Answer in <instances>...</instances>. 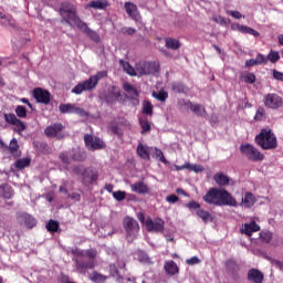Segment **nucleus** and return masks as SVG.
I'll list each match as a JSON object with an SVG mask.
<instances>
[{
    "label": "nucleus",
    "instance_id": "obj_6",
    "mask_svg": "<svg viewBox=\"0 0 283 283\" xmlns=\"http://www.w3.org/2000/svg\"><path fill=\"white\" fill-rule=\"evenodd\" d=\"M3 118L6 123H8L9 125H13V127H15L14 132L20 136L23 134V132H25L27 129L25 123L19 119L14 113H4Z\"/></svg>",
    "mask_w": 283,
    "mask_h": 283
},
{
    "label": "nucleus",
    "instance_id": "obj_21",
    "mask_svg": "<svg viewBox=\"0 0 283 283\" xmlns=\"http://www.w3.org/2000/svg\"><path fill=\"white\" fill-rule=\"evenodd\" d=\"M249 160H252L253 163H262V160H264V154L254 146L249 145Z\"/></svg>",
    "mask_w": 283,
    "mask_h": 283
},
{
    "label": "nucleus",
    "instance_id": "obj_8",
    "mask_svg": "<svg viewBox=\"0 0 283 283\" xmlns=\"http://www.w3.org/2000/svg\"><path fill=\"white\" fill-rule=\"evenodd\" d=\"M96 77L91 76L88 80L80 82L72 88V94H81L82 92H92V90H96Z\"/></svg>",
    "mask_w": 283,
    "mask_h": 283
},
{
    "label": "nucleus",
    "instance_id": "obj_49",
    "mask_svg": "<svg viewBox=\"0 0 283 283\" xmlns=\"http://www.w3.org/2000/svg\"><path fill=\"white\" fill-rule=\"evenodd\" d=\"M126 197H127V192L123 190L113 192V198L116 199L117 202H123V200H125Z\"/></svg>",
    "mask_w": 283,
    "mask_h": 283
},
{
    "label": "nucleus",
    "instance_id": "obj_57",
    "mask_svg": "<svg viewBox=\"0 0 283 283\" xmlns=\"http://www.w3.org/2000/svg\"><path fill=\"white\" fill-rule=\"evenodd\" d=\"M85 169L83 166H75L73 168V171L76 174V176H82L83 177V174H85Z\"/></svg>",
    "mask_w": 283,
    "mask_h": 283
},
{
    "label": "nucleus",
    "instance_id": "obj_17",
    "mask_svg": "<svg viewBox=\"0 0 283 283\" xmlns=\"http://www.w3.org/2000/svg\"><path fill=\"white\" fill-rule=\"evenodd\" d=\"M51 94L48 90H43L41 87H36L33 90V98H35L36 103H41L42 105H50Z\"/></svg>",
    "mask_w": 283,
    "mask_h": 283
},
{
    "label": "nucleus",
    "instance_id": "obj_61",
    "mask_svg": "<svg viewBox=\"0 0 283 283\" xmlns=\"http://www.w3.org/2000/svg\"><path fill=\"white\" fill-rule=\"evenodd\" d=\"M188 209H200V205L197 201H189L187 203Z\"/></svg>",
    "mask_w": 283,
    "mask_h": 283
},
{
    "label": "nucleus",
    "instance_id": "obj_14",
    "mask_svg": "<svg viewBox=\"0 0 283 283\" xmlns=\"http://www.w3.org/2000/svg\"><path fill=\"white\" fill-rule=\"evenodd\" d=\"M180 104L182 107H187V109L191 111L195 116H199L200 118L207 116V108H205L202 104H193L191 101H181Z\"/></svg>",
    "mask_w": 283,
    "mask_h": 283
},
{
    "label": "nucleus",
    "instance_id": "obj_64",
    "mask_svg": "<svg viewBox=\"0 0 283 283\" xmlns=\"http://www.w3.org/2000/svg\"><path fill=\"white\" fill-rule=\"evenodd\" d=\"M240 81H243V83H249V72L241 73Z\"/></svg>",
    "mask_w": 283,
    "mask_h": 283
},
{
    "label": "nucleus",
    "instance_id": "obj_54",
    "mask_svg": "<svg viewBox=\"0 0 283 283\" xmlns=\"http://www.w3.org/2000/svg\"><path fill=\"white\" fill-rule=\"evenodd\" d=\"M95 78L96 83L101 81V78H105L107 76V71H99L95 75H92Z\"/></svg>",
    "mask_w": 283,
    "mask_h": 283
},
{
    "label": "nucleus",
    "instance_id": "obj_32",
    "mask_svg": "<svg viewBox=\"0 0 283 283\" xmlns=\"http://www.w3.org/2000/svg\"><path fill=\"white\" fill-rule=\"evenodd\" d=\"M0 193L2 195V198L10 200V198H12V187L8 184L0 185Z\"/></svg>",
    "mask_w": 283,
    "mask_h": 283
},
{
    "label": "nucleus",
    "instance_id": "obj_27",
    "mask_svg": "<svg viewBox=\"0 0 283 283\" xmlns=\"http://www.w3.org/2000/svg\"><path fill=\"white\" fill-rule=\"evenodd\" d=\"M164 269L167 273V275H177L179 273L180 269L178 268V264L174 261H166L164 264Z\"/></svg>",
    "mask_w": 283,
    "mask_h": 283
},
{
    "label": "nucleus",
    "instance_id": "obj_12",
    "mask_svg": "<svg viewBox=\"0 0 283 283\" xmlns=\"http://www.w3.org/2000/svg\"><path fill=\"white\" fill-rule=\"evenodd\" d=\"M84 143L90 151H97L105 149V142L98 137H94L90 134L84 135Z\"/></svg>",
    "mask_w": 283,
    "mask_h": 283
},
{
    "label": "nucleus",
    "instance_id": "obj_42",
    "mask_svg": "<svg viewBox=\"0 0 283 283\" xmlns=\"http://www.w3.org/2000/svg\"><path fill=\"white\" fill-rule=\"evenodd\" d=\"M46 229L49 233H56L59 231V221H54L52 219L49 220L46 223Z\"/></svg>",
    "mask_w": 283,
    "mask_h": 283
},
{
    "label": "nucleus",
    "instance_id": "obj_18",
    "mask_svg": "<svg viewBox=\"0 0 283 283\" xmlns=\"http://www.w3.org/2000/svg\"><path fill=\"white\" fill-rule=\"evenodd\" d=\"M98 180V172L92 168H85L83 175H82V182L86 187H90L93 182H96Z\"/></svg>",
    "mask_w": 283,
    "mask_h": 283
},
{
    "label": "nucleus",
    "instance_id": "obj_34",
    "mask_svg": "<svg viewBox=\"0 0 283 283\" xmlns=\"http://www.w3.org/2000/svg\"><path fill=\"white\" fill-rule=\"evenodd\" d=\"M166 48L168 50H180V41H178L177 39L167 38Z\"/></svg>",
    "mask_w": 283,
    "mask_h": 283
},
{
    "label": "nucleus",
    "instance_id": "obj_48",
    "mask_svg": "<svg viewBox=\"0 0 283 283\" xmlns=\"http://www.w3.org/2000/svg\"><path fill=\"white\" fill-rule=\"evenodd\" d=\"M122 65H123L124 70L126 71V73L129 74V76H136V70L133 69V66H132V64H129V62L122 61Z\"/></svg>",
    "mask_w": 283,
    "mask_h": 283
},
{
    "label": "nucleus",
    "instance_id": "obj_36",
    "mask_svg": "<svg viewBox=\"0 0 283 283\" xmlns=\"http://www.w3.org/2000/svg\"><path fill=\"white\" fill-rule=\"evenodd\" d=\"M143 114L146 116H154V105L149 101H144L143 103Z\"/></svg>",
    "mask_w": 283,
    "mask_h": 283
},
{
    "label": "nucleus",
    "instance_id": "obj_56",
    "mask_svg": "<svg viewBox=\"0 0 283 283\" xmlns=\"http://www.w3.org/2000/svg\"><path fill=\"white\" fill-rule=\"evenodd\" d=\"M60 160L63 163V165H70V156L67 153H61L59 156Z\"/></svg>",
    "mask_w": 283,
    "mask_h": 283
},
{
    "label": "nucleus",
    "instance_id": "obj_37",
    "mask_svg": "<svg viewBox=\"0 0 283 283\" xmlns=\"http://www.w3.org/2000/svg\"><path fill=\"white\" fill-rule=\"evenodd\" d=\"M262 63H266V56L258 54L256 59L249 60V67H253V65H262Z\"/></svg>",
    "mask_w": 283,
    "mask_h": 283
},
{
    "label": "nucleus",
    "instance_id": "obj_35",
    "mask_svg": "<svg viewBox=\"0 0 283 283\" xmlns=\"http://www.w3.org/2000/svg\"><path fill=\"white\" fill-rule=\"evenodd\" d=\"M90 280L91 282L101 283V282H106L107 276L94 271L92 274H90Z\"/></svg>",
    "mask_w": 283,
    "mask_h": 283
},
{
    "label": "nucleus",
    "instance_id": "obj_7",
    "mask_svg": "<svg viewBox=\"0 0 283 283\" xmlns=\"http://www.w3.org/2000/svg\"><path fill=\"white\" fill-rule=\"evenodd\" d=\"M63 129H65V126L63 124L54 123L53 125H50L44 129V134L45 136H48V138H56V140H63V138H65Z\"/></svg>",
    "mask_w": 283,
    "mask_h": 283
},
{
    "label": "nucleus",
    "instance_id": "obj_19",
    "mask_svg": "<svg viewBox=\"0 0 283 283\" xmlns=\"http://www.w3.org/2000/svg\"><path fill=\"white\" fill-rule=\"evenodd\" d=\"M119 96H120V88H118L117 86H112L107 91V93L104 95V101L108 105H114V103H116V101H118Z\"/></svg>",
    "mask_w": 283,
    "mask_h": 283
},
{
    "label": "nucleus",
    "instance_id": "obj_28",
    "mask_svg": "<svg viewBox=\"0 0 283 283\" xmlns=\"http://www.w3.org/2000/svg\"><path fill=\"white\" fill-rule=\"evenodd\" d=\"M213 180L219 187H227V185L230 182L229 176L224 175L223 172L214 174Z\"/></svg>",
    "mask_w": 283,
    "mask_h": 283
},
{
    "label": "nucleus",
    "instance_id": "obj_58",
    "mask_svg": "<svg viewBox=\"0 0 283 283\" xmlns=\"http://www.w3.org/2000/svg\"><path fill=\"white\" fill-rule=\"evenodd\" d=\"M227 14H229L230 17H232L233 19H242V13H240V11H227Z\"/></svg>",
    "mask_w": 283,
    "mask_h": 283
},
{
    "label": "nucleus",
    "instance_id": "obj_9",
    "mask_svg": "<svg viewBox=\"0 0 283 283\" xmlns=\"http://www.w3.org/2000/svg\"><path fill=\"white\" fill-rule=\"evenodd\" d=\"M17 222L24 229H34L36 227V218L28 212H17Z\"/></svg>",
    "mask_w": 283,
    "mask_h": 283
},
{
    "label": "nucleus",
    "instance_id": "obj_16",
    "mask_svg": "<svg viewBox=\"0 0 283 283\" xmlns=\"http://www.w3.org/2000/svg\"><path fill=\"white\" fill-rule=\"evenodd\" d=\"M123 90L128 94L126 98L128 101H132L134 105H138L140 103V101L138 99L140 93H138V90L134 85L126 82L123 84Z\"/></svg>",
    "mask_w": 283,
    "mask_h": 283
},
{
    "label": "nucleus",
    "instance_id": "obj_23",
    "mask_svg": "<svg viewBox=\"0 0 283 283\" xmlns=\"http://www.w3.org/2000/svg\"><path fill=\"white\" fill-rule=\"evenodd\" d=\"M249 282L250 283H262L264 282V273L258 269H251L249 271Z\"/></svg>",
    "mask_w": 283,
    "mask_h": 283
},
{
    "label": "nucleus",
    "instance_id": "obj_45",
    "mask_svg": "<svg viewBox=\"0 0 283 283\" xmlns=\"http://www.w3.org/2000/svg\"><path fill=\"white\" fill-rule=\"evenodd\" d=\"M1 25H3V28H12V30H17V22L9 17L1 22Z\"/></svg>",
    "mask_w": 283,
    "mask_h": 283
},
{
    "label": "nucleus",
    "instance_id": "obj_29",
    "mask_svg": "<svg viewBox=\"0 0 283 283\" xmlns=\"http://www.w3.org/2000/svg\"><path fill=\"white\" fill-rule=\"evenodd\" d=\"M171 90H172V92H176L177 94H187V92H189V87H187V85H185L180 82L171 83Z\"/></svg>",
    "mask_w": 283,
    "mask_h": 283
},
{
    "label": "nucleus",
    "instance_id": "obj_43",
    "mask_svg": "<svg viewBox=\"0 0 283 283\" xmlns=\"http://www.w3.org/2000/svg\"><path fill=\"white\" fill-rule=\"evenodd\" d=\"M88 8H94L95 10H105L107 8V2L103 1H92L88 3Z\"/></svg>",
    "mask_w": 283,
    "mask_h": 283
},
{
    "label": "nucleus",
    "instance_id": "obj_38",
    "mask_svg": "<svg viewBox=\"0 0 283 283\" xmlns=\"http://www.w3.org/2000/svg\"><path fill=\"white\" fill-rule=\"evenodd\" d=\"M153 97L161 103H165L167 98H169V93H167L165 90H160L158 93L153 92Z\"/></svg>",
    "mask_w": 283,
    "mask_h": 283
},
{
    "label": "nucleus",
    "instance_id": "obj_51",
    "mask_svg": "<svg viewBox=\"0 0 283 283\" xmlns=\"http://www.w3.org/2000/svg\"><path fill=\"white\" fill-rule=\"evenodd\" d=\"M155 154L156 157L160 160V163H164V165H167V158H165V154L163 153V150L155 148Z\"/></svg>",
    "mask_w": 283,
    "mask_h": 283
},
{
    "label": "nucleus",
    "instance_id": "obj_44",
    "mask_svg": "<svg viewBox=\"0 0 283 283\" xmlns=\"http://www.w3.org/2000/svg\"><path fill=\"white\" fill-rule=\"evenodd\" d=\"M260 231V224L255 221V219H252L249 223V238H251L252 233H255Z\"/></svg>",
    "mask_w": 283,
    "mask_h": 283
},
{
    "label": "nucleus",
    "instance_id": "obj_13",
    "mask_svg": "<svg viewBox=\"0 0 283 283\" xmlns=\"http://www.w3.org/2000/svg\"><path fill=\"white\" fill-rule=\"evenodd\" d=\"M264 105L270 109H280L283 105V99L275 93H269L264 96Z\"/></svg>",
    "mask_w": 283,
    "mask_h": 283
},
{
    "label": "nucleus",
    "instance_id": "obj_53",
    "mask_svg": "<svg viewBox=\"0 0 283 283\" xmlns=\"http://www.w3.org/2000/svg\"><path fill=\"white\" fill-rule=\"evenodd\" d=\"M190 171H195V174H202V171H205V167L200 166V165H191L188 168Z\"/></svg>",
    "mask_w": 283,
    "mask_h": 283
},
{
    "label": "nucleus",
    "instance_id": "obj_55",
    "mask_svg": "<svg viewBox=\"0 0 283 283\" xmlns=\"http://www.w3.org/2000/svg\"><path fill=\"white\" fill-rule=\"evenodd\" d=\"M262 118H264V108L259 107L254 115V120H262Z\"/></svg>",
    "mask_w": 283,
    "mask_h": 283
},
{
    "label": "nucleus",
    "instance_id": "obj_33",
    "mask_svg": "<svg viewBox=\"0 0 283 283\" xmlns=\"http://www.w3.org/2000/svg\"><path fill=\"white\" fill-rule=\"evenodd\" d=\"M197 216H198V218H201L202 222H205V223L213 221L211 213L205 209L197 210Z\"/></svg>",
    "mask_w": 283,
    "mask_h": 283
},
{
    "label": "nucleus",
    "instance_id": "obj_3",
    "mask_svg": "<svg viewBox=\"0 0 283 283\" xmlns=\"http://www.w3.org/2000/svg\"><path fill=\"white\" fill-rule=\"evenodd\" d=\"M59 12L62 15L61 23H66V25H70L71 28L72 22L76 28H78V21H83L78 15H76V8H74L70 2H62Z\"/></svg>",
    "mask_w": 283,
    "mask_h": 283
},
{
    "label": "nucleus",
    "instance_id": "obj_4",
    "mask_svg": "<svg viewBox=\"0 0 283 283\" xmlns=\"http://www.w3.org/2000/svg\"><path fill=\"white\" fill-rule=\"evenodd\" d=\"M255 143L265 150L275 149L277 147V137H275L273 130L264 128L256 135Z\"/></svg>",
    "mask_w": 283,
    "mask_h": 283
},
{
    "label": "nucleus",
    "instance_id": "obj_24",
    "mask_svg": "<svg viewBox=\"0 0 283 283\" xmlns=\"http://www.w3.org/2000/svg\"><path fill=\"white\" fill-rule=\"evenodd\" d=\"M130 189L134 193H139V195L149 193V186H147L145 181H137L130 185Z\"/></svg>",
    "mask_w": 283,
    "mask_h": 283
},
{
    "label": "nucleus",
    "instance_id": "obj_15",
    "mask_svg": "<svg viewBox=\"0 0 283 283\" xmlns=\"http://www.w3.org/2000/svg\"><path fill=\"white\" fill-rule=\"evenodd\" d=\"M77 30H81L83 34H86V36H88L93 43H101V35H98V32L92 30L84 21L78 20Z\"/></svg>",
    "mask_w": 283,
    "mask_h": 283
},
{
    "label": "nucleus",
    "instance_id": "obj_47",
    "mask_svg": "<svg viewBox=\"0 0 283 283\" xmlns=\"http://www.w3.org/2000/svg\"><path fill=\"white\" fill-rule=\"evenodd\" d=\"M260 240H262V242H265L266 244H269V242H271V240H273V234L269 231H262L260 233Z\"/></svg>",
    "mask_w": 283,
    "mask_h": 283
},
{
    "label": "nucleus",
    "instance_id": "obj_31",
    "mask_svg": "<svg viewBox=\"0 0 283 283\" xmlns=\"http://www.w3.org/2000/svg\"><path fill=\"white\" fill-rule=\"evenodd\" d=\"M137 155L143 158V160H149L151 157L149 156V150L147 146L143 144H138L137 146Z\"/></svg>",
    "mask_w": 283,
    "mask_h": 283
},
{
    "label": "nucleus",
    "instance_id": "obj_25",
    "mask_svg": "<svg viewBox=\"0 0 283 283\" xmlns=\"http://www.w3.org/2000/svg\"><path fill=\"white\" fill-rule=\"evenodd\" d=\"M6 149H8L13 158H20L21 150H19V142L17 138H12L9 146H6Z\"/></svg>",
    "mask_w": 283,
    "mask_h": 283
},
{
    "label": "nucleus",
    "instance_id": "obj_63",
    "mask_svg": "<svg viewBox=\"0 0 283 283\" xmlns=\"http://www.w3.org/2000/svg\"><path fill=\"white\" fill-rule=\"evenodd\" d=\"M273 77L276 80V81H283V73L280 72V71H273Z\"/></svg>",
    "mask_w": 283,
    "mask_h": 283
},
{
    "label": "nucleus",
    "instance_id": "obj_5",
    "mask_svg": "<svg viewBox=\"0 0 283 283\" xmlns=\"http://www.w3.org/2000/svg\"><path fill=\"white\" fill-rule=\"evenodd\" d=\"M123 227L126 231V240L133 242L138 238V232L140 231V226L138 221L132 217H125L123 219Z\"/></svg>",
    "mask_w": 283,
    "mask_h": 283
},
{
    "label": "nucleus",
    "instance_id": "obj_26",
    "mask_svg": "<svg viewBox=\"0 0 283 283\" xmlns=\"http://www.w3.org/2000/svg\"><path fill=\"white\" fill-rule=\"evenodd\" d=\"M59 109L61 114H78L81 112V108L74 104H60Z\"/></svg>",
    "mask_w": 283,
    "mask_h": 283
},
{
    "label": "nucleus",
    "instance_id": "obj_41",
    "mask_svg": "<svg viewBox=\"0 0 283 283\" xmlns=\"http://www.w3.org/2000/svg\"><path fill=\"white\" fill-rule=\"evenodd\" d=\"M15 116L18 118H28V109L23 105H18L15 107Z\"/></svg>",
    "mask_w": 283,
    "mask_h": 283
},
{
    "label": "nucleus",
    "instance_id": "obj_1",
    "mask_svg": "<svg viewBox=\"0 0 283 283\" xmlns=\"http://www.w3.org/2000/svg\"><path fill=\"white\" fill-rule=\"evenodd\" d=\"M72 253L75 255V258H73V262L76 273H80V275H87V271L95 269L98 250L95 248H91L86 251L76 249L73 250Z\"/></svg>",
    "mask_w": 283,
    "mask_h": 283
},
{
    "label": "nucleus",
    "instance_id": "obj_20",
    "mask_svg": "<svg viewBox=\"0 0 283 283\" xmlns=\"http://www.w3.org/2000/svg\"><path fill=\"white\" fill-rule=\"evenodd\" d=\"M124 9L126 10V13L133 21H140V12H138V7L134 4L133 2H125Z\"/></svg>",
    "mask_w": 283,
    "mask_h": 283
},
{
    "label": "nucleus",
    "instance_id": "obj_60",
    "mask_svg": "<svg viewBox=\"0 0 283 283\" xmlns=\"http://www.w3.org/2000/svg\"><path fill=\"white\" fill-rule=\"evenodd\" d=\"M167 202H170V205H176L178 202L179 198L176 195H170L166 197Z\"/></svg>",
    "mask_w": 283,
    "mask_h": 283
},
{
    "label": "nucleus",
    "instance_id": "obj_46",
    "mask_svg": "<svg viewBox=\"0 0 283 283\" xmlns=\"http://www.w3.org/2000/svg\"><path fill=\"white\" fill-rule=\"evenodd\" d=\"M265 59L266 63H269V61L271 63H277V61H280V53L277 51H271Z\"/></svg>",
    "mask_w": 283,
    "mask_h": 283
},
{
    "label": "nucleus",
    "instance_id": "obj_2",
    "mask_svg": "<svg viewBox=\"0 0 283 283\" xmlns=\"http://www.w3.org/2000/svg\"><path fill=\"white\" fill-rule=\"evenodd\" d=\"M203 201L214 207H235L238 205L233 196L223 188H210L203 196Z\"/></svg>",
    "mask_w": 283,
    "mask_h": 283
},
{
    "label": "nucleus",
    "instance_id": "obj_62",
    "mask_svg": "<svg viewBox=\"0 0 283 283\" xmlns=\"http://www.w3.org/2000/svg\"><path fill=\"white\" fill-rule=\"evenodd\" d=\"M69 198H71V200H75V202H80L81 201V193L73 192V193L69 195Z\"/></svg>",
    "mask_w": 283,
    "mask_h": 283
},
{
    "label": "nucleus",
    "instance_id": "obj_10",
    "mask_svg": "<svg viewBox=\"0 0 283 283\" xmlns=\"http://www.w3.org/2000/svg\"><path fill=\"white\" fill-rule=\"evenodd\" d=\"M145 227L149 233H163L165 231V220L160 218L154 220L151 217H148L145 221Z\"/></svg>",
    "mask_w": 283,
    "mask_h": 283
},
{
    "label": "nucleus",
    "instance_id": "obj_22",
    "mask_svg": "<svg viewBox=\"0 0 283 283\" xmlns=\"http://www.w3.org/2000/svg\"><path fill=\"white\" fill-rule=\"evenodd\" d=\"M226 271L229 275H238V271H240V264L235 262L233 259H228L224 262Z\"/></svg>",
    "mask_w": 283,
    "mask_h": 283
},
{
    "label": "nucleus",
    "instance_id": "obj_39",
    "mask_svg": "<svg viewBox=\"0 0 283 283\" xmlns=\"http://www.w3.org/2000/svg\"><path fill=\"white\" fill-rule=\"evenodd\" d=\"M139 125L142 127V134H147V132H151V123H149V119H139Z\"/></svg>",
    "mask_w": 283,
    "mask_h": 283
},
{
    "label": "nucleus",
    "instance_id": "obj_59",
    "mask_svg": "<svg viewBox=\"0 0 283 283\" xmlns=\"http://www.w3.org/2000/svg\"><path fill=\"white\" fill-rule=\"evenodd\" d=\"M232 30H240L241 32H249V27L240 25V24H232Z\"/></svg>",
    "mask_w": 283,
    "mask_h": 283
},
{
    "label": "nucleus",
    "instance_id": "obj_52",
    "mask_svg": "<svg viewBox=\"0 0 283 283\" xmlns=\"http://www.w3.org/2000/svg\"><path fill=\"white\" fill-rule=\"evenodd\" d=\"M200 262L201 261L198 256H192L186 260V264H188V266H196V264H200Z\"/></svg>",
    "mask_w": 283,
    "mask_h": 283
},
{
    "label": "nucleus",
    "instance_id": "obj_11",
    "mask_svg": "<svg viewBox=\"0 0 283 283\" xmlns=\"http://www.w3.org/2000/svg\"><path fill=\"white\" fill-rule=\"evenodd\" d=\"M136 70L140 76H147L149 74H156L159 66L156 62H139L136 64Z\"/></svg>",
    "mask_w": 283,
    "mask_h": 283
},
{
    "label": "nucleus",
    "instance_id": "obj_40",
    "mask_svg": "<svg viewBox=\"0 0 283 283\" xmlns=\"http://www.w3.org/2000/svg\"><path fill=\"white\" fill-rule=\"evenodd\" d=\"M30 158L18 159L14 164L15 169H25V167H30Z\"/></svg>",
    "mask_w": 283,
    "mask_h": 283
},
{
    "label": "nucleus",
    "instance_id": "obj_30",
    "mask_svg": "<svg viewBox=\"0 0 283 283\" xmlns=\"http://www.w3.org/2000/svg\"><path fill=\"white\" fill-rule=\"evenodd\" d=\"M87 158V153L85 150L81 149H74L72 154V160H75V163H83Z\"/></svg>",
    "mask_w": 283,
    "mask_h": 283
},
{
    "label": "nucleus",
    "instance_id": "obj_50",
    "mask_svg": "<svg viewBox=\"0 0 283 283\" xmlns=\"http://www.w3.org/2000/svg\"><path fill=\"white\" fill-rule=\"evenodd\" d=\"M137 255H138L139 262H144V264H149L150 259H149V255L146 254L145 251H139V252L137 253Z\"/></svg>",
    "mask_w": 283,
    "mask_h": 283
}]
</instances>
